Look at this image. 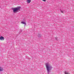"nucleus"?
<instances>
[{
    "mask_svg": "<svg viewBox=\"0 0 74 74\" xmlns=\"http://www.w3.org/2000/svg\"><path fill=\"white\" fill-rule=\"evenodd\" d=\"M27 1L28 3H30L31 2V0H27Z\"/></svg>",
    "mask_w": 74,
    "mask_h": 74,
    "instance_id": "6",
    "label": "nucleus"
},
{
    "mask_svg": "<svg viewBox=\"0 0 74 74\" xmlns=\"http://www.w3.org/2000/svg\"><path fill=\"white\" fill-rule=\"evenodd\" d=\"M21 9V7L18 6L16 8H12V10H13V12H18V11L20 10Z\"/></svg>",
    "mask_w": 74,
    "mask_h": 74,
    "instance_id": "2",
    "label": "nucleus"
},
{
    "mask_svg": "<svg viewBox=\"0 0 74 74\" xmlns=\"http://www.w3.org/2000/svg\"><path fill=\"white\" fill-rule=\"evenodd\" d=\"M56 40H58V37H56Z\"/></svg>",
    "mask_w": 74,
    "mask_h": 74,
    "instance_id": "10",
    "label": "nucleus"
},
{
    "mask_svg": "<svg viewBox=\"0 0 74 74\" xmlns=\"http://www.w3.org/2000/svg\"><path fill=\"white\" fill-rule=\"evenodd\" d=\"M64 74H70L69 73V72L67 71H65L64 72Z\"/></svg>",
    "mask_w": 74,
    "mask_h": 74,
    "instance_id": "5",
    "label": "nucleus"
},
{
    "mask_svg": "<svg viewBox=\"0 0 74 74\" xmlns=\"http://www.w3.org/2000/svg\"><path fill=\"white\" fill-rule=\"evenodd\" d=\"M21 23H22L23 24H24L25 25H26V23L24 22H22Z\"/></svg>",
    "mask_w": 74,
    "mask_h": 74,
    "instance_id": "8",
    "label": "nucleus"
},
{
    "mask_svg": "<svg viewBox=\"0 0 74 74\" xmlns=\"http://www.w3.org/2000/svg\"><path fill=\"white\" fill-rule=\"evenodd\" d=\"M3 71V68L0 67V71Z\"/></svg>",
    "mask_w": 74,
    "mask_h": 74,
    "instance_id": "4",
    "label": "nucleus"
},
{
    "mask_svg": "<svg viewBox=\"0 0 74 74\" xmlns=\"http://www.w3.org/2000/svg\"><path fill=\"white\" fill-rule=\"evenodd\" d=\"M38 36L39 37H41V35H40V34H38Z\"/></svg>",
    "mask_w": 74,
    "mask_h": 74,
    "instance_id": "9",
    "label": "nucleus"
},
{
    "mask_svg": "<svg viewBox=\"0 0 74 74\" xmlns=\"http://www.w3.org/2000/svg\"><path fill=\"white\" fill-rule=\"evenodd\" d=\"M60 10L61 12L62 13H64V10H63V9H62V10Z\"/></svg>",
    "mask_w": 74,
    "mask_h": 74,
    "instance_id": "7",
    "label": "nucleus"
},
{
    "mask_svg": "<svg viewBox=\"0 0 74 74\" xmlns=\"http://www.w3.org/2000/svg\"><path fill=\"white\" fill-rule=\"evenodd\" d=\"M46 67L47 70V73L49 74V72L52 69V67L51 66H49V64L48 63H46Z\"/></svg>",
    "mask_w": 74,
    "mask_h": 74,
    "instance_id": "1",
    "label": "nucleus"
},
{
    "mask_svg": "<svg viewBox=\"0 0 74 74\" xmlns=\"http://www.w3.org/2000/svg\"><path fill=\"white\" fill-rule=\"evenodd\" d=\"M0 40L2 41H3V40H4V38L3 36H1L0 37Z\"/></svg>",
    "mask_w": 74,
    "mask_h": 74,
    "instance_id": "3",
    "label": "nucleus"
},
{
    "mask_svg": "<svg viewBox=\"0 0 74 74\" xmlns=\"http://www.w3.org/2000/svg\"><path fill=\"white\" fill-rule=\"evenodd\" d=\"M42 0L44 1H46V0Z\"/></svg>",
    "mask_w": 74,
    "mask_h": 74,
    "instance_id": "11",
    "label": "nucleus"
}]
</instances>
